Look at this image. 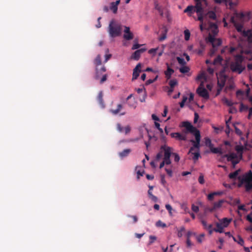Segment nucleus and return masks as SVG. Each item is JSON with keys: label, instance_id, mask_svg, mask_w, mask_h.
<instances>
[{"label": "nucleus", "instance_id": "4c0bfd02", "mask_svg": "<svg viewBox=\"0 0 252 252\" xmlns=\"http://www.w3.org/2000/svg\"><path fill=\"white\" fill-rule=\"evenodd\" d=\"M225 82L226 80H225L224 78H222V79H218L217 84L219 87L223 88L225 85Z\"/></svg>", "mask_w": 252, "mask_h": 252}, {"label": "nucleus", "instance_id": "3c124183", "mask_svg": "<svg viewBox=\"0 0 252 252\" xmlns=\"http://www.w3.org/2000/svg\"><path fill=\"white\" fill-rule=\"evenodd\" d=\"M237 243L239 244L240 245L243 246L244 245V241L243 239V238L240 236L239 235L238 236V240Z\"/></svg>", "mask_w": 252, "mask_h": 252}, {"label": "nucleus", "instance_id": "c9c22d12", "mask_svg": "<svg viewBox=\"0 0 252 252\" xmlns=\"http://www.w3.org/2000/svg\"><path fill=\"white\" fill-rule=\"evenodd\" d=\"M222 58L220 56H218L212 63L213 64H221Z\"/></svg>", "mask_w": 252, "mask_h": 252}, {"label": "nucleus", "instance_id": "a211bd4d", "mask_svg": "<svg viewBox=\"0 0 252 252\" xmlns=\"http://www.w3.org/2000/svg\"><path fill=\"white\" fill-rule=\"evenodd\" d=\"M252 181V172L249 170L245 175L241 178V183H244V182Z\"/></svg>", "mask_w": 252, "mask_h": 252}, {"label": "nucleus", "instance_id": "69168bd1", "mask_svg": "<svg viewBox=\"0 0 252 252\" xmlns=\"http://www.w3.org/2000/svg\"><path fill=\"white\" fill-rule=\"evenodd\" d=\"M198 182L200 184H203L204 183V176L202 174H200L198 178Z\"/></svg>", "mask_w": 252, "mask_h": 252}, {"label": "nucleus", "instance_id": "4be33fe9", "mask_svg": "<svg viewBox=\"0 0 252 252\" xmlns=\"http://www.w3.org/2000/svg\"><path fill=\"white\" fill-rule=\"evenodd\" d=\"M97 100L102 108H104L105 104L103 99V93L102 91L99 92L97 96Z\"/></svg>", "mask_w": 252, "mask_h": 252}, {"label": "nucleus", "instance_id": "423d86ee", "mask_svg": "<svg viewBox=\"0 0 252 252\" xmlns=\"http://www.w3.org/2000/svg\"><path fill=\"white\" fill-rule=\"evenodd\" d=\"M182 126L186 128L188 132H190L193 135H195L197 133L200 132L198 129L193 126L191 123L188 121L183 122L182 123Z\"/></svg>", "mask_w": 252, "mask_h": 252}, {"label": "nucleus", "instance_id": "7c9ffc66", "mask_svg": "<svg viewBox=\"0 0 252 252\" xmlns=\"http://www.w3.org/2000/svg\"><path fill=\"white\" fill-rule=\"evenodd\" d=\"M227 77V76L225 74V69H223L220 71L218 79H222L224 78L225 80H226Z\"/></svg>", "mask_w": 252, "mask_h": 252}, {"label": "nucleus", "instance_id": "6e6552de", "mask_svg": "<svg viewBox=\"0 0 252 252\" xmlns=\"http://www.w3.org/2000/svg\"><path fill=\"white\" fill-rule=\"evenodd\" d=\"M197 93L198 95L205 99H208L209 98V95L207 90L203 87L202 84L201 83L199 87L197 89Z\"/></svg>", "mask_w": 252, "mask_h": 252}, {"label": "nucleus", "instance_id": "72a5a7b5", "mask_svg": "<svg viewBox=\"0 0 252 252\" xmlns=\"http://www.w3.org/2000/svg\"><path fill=\"white\" fill-rule=\"evenodd\" d=\"M208 41L212 43V46L214 48L215 47V42H216V39L214 35L209 34L208 37Z\"/></svg>", "mask_w": 252, "mask_h": 252}, {"label": "nucleus", "instance_id": "4d7b16f0", "mask_svg": "<svg viewBox=\"0 0 252 252\" xmlns=\"http://www.w3.org/2000/svg\"><path fill=\"white\" fill-rule=\"evenodd\" d=\"M152 119L155 120V126L156 128H158V116L156 114H153L152 115Z\"/></svg>", "mask_w": 252, "mask_h": 252}, {"label": "nucleus", "instance_id": "774afa93", "mask_svg": "<svg viewBox=\"0 0 252 252\" xmlns=\"http://www.w3.org/2000/svg\"><path fill=\"white\" fill-rule=\"evenodd\" d=\"M191 209L193 212L195 213H197L199 211V207L195 205L194 204L192 205Z\"/></svg>", "mask_w": 252, "mask_h": 252}, {"label": "nucleus", "instance_id": "6e6d98bb", "mask_svg": "<svg viewBox=\"0 0 252 252\" xmlns=\"http://www.w3.org/2000/svg\"><path fill=\"white\" fill-rule=\"evenodd\" d=\"M187 99H188L187 96H184L183 97L182 101L181 102H180V107L181 108H183L184 106L185 103V102H186V101H187Z\"/></svg>", "mask_w": 252, "mask_h": 252}, {"label": "nucleus", "instance_id": "9d476101", "mask_svg": "<svg viewBox=\"0 0 252 252\" xmlns=\"http://www.w3.org/2000/svg\"><path fill=\"white\" fill-rule=\"evenodd\" d=\"M146 48H141L135 51L131 56L130 59L135 61H138L140 58L142 53L146 50Z\"/></svg>", "mask_w": 252, "mask_h": 252}, {"label": "nucleus", "instance_id": "e433bc0d", "mask_svg": "<svg viewBox=\"0 0 252 252\" xmlns=\"http://www.w3.org/2000/svg\"><path fill=\"white\" fill-rule=\"evenodd\" d=\"M173 72L174 70L168 67L167 70L165 72V74L167 78L169 79Z\"/></svg>", "mask_w": 252, "mask_h": 252}, {"label": "nucleus", "instance_id": "c03bdc74", "mask_svg": "<svg viewBox=\"0 0 252 252\" xmlns=\"http://www.w3.org/2000/svg\"><path fill=\"white\" fill-rule=\"evenodd\" d=\"M148 195H149V198L152 200L154 202H157V198L156 196L154 195L153 194H152V191H148Z\"/></svg>", "mask_w": 252, "mask_h": 252}, {"label": "nucleus", "instance_id": "a19ab883", "mask_svg": "<svg viewBox=\"0 0 252 252\" xmlns=\"http://www.w3.org/2000/svg\"><path fill=\"white\" fill-rule=\"evenodd\" d=\"M205 140V145L209 147L210 149L212 148L213 146V145L212 143L211 139L208 137H206Z\"/></svg>", "mask_w": 252, "mask_h": 252}, {"label": "nucleus", "instance_id": "bb28decb", "mask_svg": "<svg viewBox=\"0 0 252 252\" xmlns=\"http://www.w3.org/2000/svg\"><path fill=\"white\" fill-rule=\"evenodd\" d=\"M252 181L249 182H244L245 183V187L246 189V191L247 192H249L252 190Z\"/></svg>", "mask_w": 252, "mask_h": 252}, {"label": "nucleus", "instance_id": "f257e3e1", "mask_svg": "<svg viewBox=\"0 0 252 252\" xmlns=\"http://www.w3.org/2000/svg\"><path fill=\"white\" fill-rule=\"evenodd\" d=\"M244 57L241 55H236L234 60L229 63V68L232 72L241 74L246 68L243 64Z\"/></svg>", "mask_w": 252, "mask_h": 252}, {"label": "nucleus", "instance_id": "6ab92c4d", "mask_svg": "<svg viewBox=\"0 0 252 252\" xmlns=\"http://www.w3.org/2000/svg\"><path fill=\"white\" fill-rule=\"evenodd\" d=\"M222 158H226L228 161H231L232 160L237 158L238 156L235 153H231L229 154H225L223 155Z\"/></svg>", "mask_w": 252, "mask_h": 252}, {"label": "nucleus", "instance_id": "2eb2a0df", "mask_svg": "<svg viewBox=\"0 0 252 252\" xmlns=\"http://www.w3.org/2000/svg\"><path fill=\"white\" fill-rule=\"evenodd\" d=\"M195 2V8H196L197 12H199L200 6H206L207 1L206 0H194Z\"/></svg>", "mask_w": 252, "mask_h": 252}, {"label": "nucleus", "instance_id": "39448f33", "mask_svg": "<svg viewBox=\"0 0 252 252\" xmlns=\"http://www.w3.org/2000/svg\"><path fill=\"white\" fill-rule=\"evenodd\" d=\"M194 136H195V141L193 139H191L190 140V142L193 145L190 148L188 153L189 154L190 153L193 151L195 149H197V151H199L201 140L200 132L196 133Z\"/></svg>", "mask_w": 252, "mask_h": 252}, {"label": "nucleus", "instance_id": "9b49d317", "mask_svg": "<svg viewBox=\"0 0 252 252\" xmlns=\"http://www.w3.org/2000/svg\"><path fill=\"white\" fill-rule=\"evenodd\" d=\"M124 38L127 40H130L133 39V34L130 31V28L128 27H125Z\"/></svg>", "mask_w": 252, "mask_h": 252}, {"label": "nucleus", "instance_id": "c85d7f7f", "mask_svg": "<svg viewBox=\"0 0 252 252\" xmlns=\"http://www.w3.org/2000/svg\"><path fill=\"white\" fill-rule=\"evenodd\" d=\"M216 226L217 227V228H214V231L219 232L220 233L223 232V229L224 227L222 225H221V224H220L219 222H217Z\"/></svg>", "mask_w": 252, "mask_h": 252}, {"label": "nucleus", "instance_id": "a18cd8bd", "mask_svg": "<svg viewBox=\"0 0 252 252\" xmlns=\"http://www.w3.org/2000/svg\"><path fill=\"white\" fill-rule=\"evenodd\" d=\"M210 27L214 29L213 32L214 35H216L218 31L217 25L215 23H212L211 24Z\"/></svg>", "mask_w": 252, "mask_h": 252}, {"label": "nucleus", "instance_id": "412c9836", "mask_svg": "<svg viewBox=\"0 0 252 252\" xmlns=\"http://www.w3.org/2000/svg\"><path fill=\"white\" fill-rule=\"evenodd\" d=\"M123 108V105L121 104H118L117 105L116 109H110L109 110V112L112 113L114 115H116L118 114L120 112L121 109Z\"/></svg>", "mask_w": 252, "mask_h": 252}, {"label": "nucleus", "instance_id": "603ef678", "mask_svg": "<svg viewBox=\"0 0 252 252\" xmlns=\"http://www.w3.org/2000/svg\"><path fill=\"white\" fill-rule=\"evenodd\" d=\"M165 208L168 210L170 215L172 216V206L170 204H167L165 205Z\"/></svg>", "mask_w": 252, "mask_h": 252}, {"label": "nucleus", "instance_id": "f03ea898", "mask_svg": "<svg viewBox=\"0 0 252 252\" xmlns=\"http://www.w3.org/2000/svg\"><path fill=\"white\" fill-rule=\"evenodd\" d=\"M160 150L163 153L164 158L163 161L159 164V168H162L165 164L169 165L171 162L170 158L171 155V148L164 145L161 146Z\"/></svg>", "mask_w": 252, "mask_h": 252}, {"label": "nucleus", "instance_id": "052dcab7", "mask_svg": "<svg viewBox=\"0 0 252 252\" xmlns=\"http://www.w3.org/2000/svg\"><path fill=\"white\" fill-rule=\"evenodd\" d=\"M171 155H172L174 156L175 161L178 162L179 161L180 158L178 154L175 153H171Z\"/></svg>", "mask_w": 252, "mask_h": 252}, {"label": "nucleus", "instance_id": "49530a36", "mask_svg": "<svg viewBox=\"0 0 252 252\" xmlns=\"http://www.w3.org/2000/svg\"><path fill=\"white\" fill-rule=\"evenodd\" d=\"M223 101L227 105L230 107L233 106V105L234 104V103L232 101L229 100L226 98H223Z\"/></svg>", "mask_w": 252, "mask_h": 252}, {"label": "nucleus", "instance_id": "0e129e2a", "mask_svg": "<svg viewBox=\"0 0 252 252\" xmlns=\"http://www.w3.org/2000/svg\"><path fill=\"white\" fill-rule=\"evenodd\" d=\"M249 108L247 106L244 105V104L243 103H241L240 104V111H242L243 110H247Z\"/></svg>", "mask_w": 252, "mask_h": 252}, {"label": "nucleus", "instance_id": "8fccbe9b", "mask_svg": "<svg viewBox=\"0 0 252 252\" xmlns=\"http://www.w3.org/2000/svg\"><path fill=\"white\" fill-rule=\"evenodd\" d=\"M169 84L170 88H174V87L177 84V81L176 79H172L169 81Z\"/></svg>", "mask_w": 252, "mask_h": 252}, {"label": "nucleus", "instance_id": "f8f14e48", "mask_svg": "<svg viewBox=\"0 0 252 252\" xmlns=\"http://www.w3.org/2000/svg\"><path fill=\"white\" fill-rule=\"evenodd\" d=\"M132 96V94L129 95L126 98L127 105L131 108L135 109L136 107V101L134 98L131 99Z\"/></svg>", "mask_w": 252, "mask_h": 252}, {"label": "nucleus", "instance_id": "473e14b6", "mask_svg": "<svg viewBox=\"0 0 252 252\" xmlns=\"http://www.w3.org/2000/svg\"><path fill=\"white\" fill-rule=\"evenodd\" d=\"M212 153L214 154H222V152L221 150V149L220 148H213L210 149Z\"/></svg>", "mask_w": 252, "mask_h": 252}, {"label": "nucleus", "instance_id": "338daca9", "mask_svg": "<svg viewBox=\"0 0 252 252\" xmlns=\"http://www.w3.org/2000/svg\"><path fill=\"white\" fill-rule=\"evenodd\" d=\"M205 235L204 234H201L199 236H197L196 237L197 241L199 243H201L202 242V238L204 237Z\"/></svg>", "mask_w": 252, "mask_h": 252}, {"label": "nucleus", "instance_id": "2f4dec72", "mask_svg": "<svg viewBox=\"0 0 252 252\" xmlns=\"http://www.w3.org/2000/svg\"><path fill=\"white\" fill-rule=\"evenodd\" d=\"M240 171V169H238L234 171V172L230 173L228 175L229 178L231 179H235L238 175Z\"/></svg>", "mask_w": 252, "mask_h": 252}, {"label": "nucleus", "instance_id": "f704fd0d", "mask_svg": "<svg viewBox=\"0 0 252 252\" xmlns=\"http://www.w3.org/2000/svg\"><path fill=\"white\" fill-rule=\"evenodd\" d=\"M191 155H193V157H192V159L194 161H196L200 157V154L199 153V151H197L195 153L192 152V151L190 153Z\"/></svg>", "mask_w": 252, "mask_h": 252}, {"label": "nucleus", "instance_id": "680f3d73", "mask_svg": "<svg viewBox=\"0 0 252 252\" xmlns=\"http://www.w3.org/2000/svg\"><path fill=\"white\" fill-rule=\"evenodd\" d=\"M131 130V127L129 126H127L126 127L124 128V132L126 134H128L130 132Z\"/></svg>", "mask_w": 252, "mask_h": 252}, {"label": "nucleus", "instance_id": "c756f323", "mask_svg": "<svg viewBox=\"0 0 252 252\" xmlns=\"http://www.w3.org/2000/svg\"><path fill=\"white\" fill-rule=\"evenodd\" d=\"M224 202L225 201L223 199L220 200L218 202L214 203L213 207L215 210L218 209L221 207L222 203Z\"/></svg>", "mask_w": 252, "mask_h": 252}, {"label": "nucleus", "instance_id": "20e7f679", "mask_svg": "<svg viewBox=\"0 0 252 252\" xmlns=\"http://www.w3.org/2000/svg\"><path fill=\"white\" fill-rule=\"evenodd\" d=\"M94 64L95 65V75L94 78L95 80H98L102 72H105L106 70L105 66H102L100 69L98 68V66L101 64V56L100 55H98L94 60Z\"/></svg>", "mask_w": 252, "mask_h": 252}, {"label": "nucleus", "instance_id": "bf43d9fd", "mask_svg": "<svg viewBox=\"0 0 252 252\" xmlns=\"http://www.w3.org/2000/svg\"><path fill=\"white\" fill-rule=\"evenodd\" d=\"M235 28L237 30V31L238 32H242V34H243V30H242V29H243V26L241 25H239V24H236L235 25Z\"/></svg>", "mask_w": 252, "mask_h": 252}, {"label": "nucleus", "instance_id": "09e8293b", "mask_svg": "<svg viewBox=\"0 0 252 252\" xmlns=\"http://www.w3.org/2000/svg\"><path fill=\"white\" fill-rule=\"evenodd\" d=\"M185 231V228L184 226H182L179 230H178L177 235L180 238L182 237L183 234V232Z\"/></svg>", "mask_w": 252, "mask_h": 252}, {"label": "nucleus", "instance_id": "dca6fc26", "mask_svg": "<svg viewBox=\"0 0 252 252\" xmlns=\"http://www.w3.org/2000/svg\"><path fill=\"white\" fill-rule=\"evenodd\" d=\"M141 64L139 63L137 64L136 67L134 68L132 74V80L136 79L139 76V73L141 71Z\"/></svg>", "mask_w": 252, "mask_h": 252}, {"label": "nucleus", "instance_id": "5701e85b", "mask_svg": "<svg viewBox=\"0 0 252 252\" xmlns=\"http://www.w3.org/2000/svg\"><path fill=\"white\" fill-rule=\"evenodd\" d=\"M231 221V219H227L226 218H224L220 220V223L221 224V225H222L224 227H226L228 226L229 224Z\"/></svg>", "mask_w": 252, "mask_h": 252}, {"label": "nucleus", "instance_id": "393cba45", "mask_svg": "<svg viewBox=\"0 0 252 252\" xmlns=\"http://www.w3.org/2000/svg\"><path fill=\"white\" fill-rule=\"evenodd\" d=\"M158 132H159L160 133V139L161 142L164 143V144L163 145H166L165 143L166 141V138L165 136H164L163 135V130L160 127V125L159 124H158Z\"/></svg>", "mask_w": 252, "mask_h": 252}, {"label": "nucleus", "instance_id": "aec40b11", "mask_svg": "<svg viewBox=\"0 0 252 252\" xmlns=\"http://www.w3.org/2000/svg\"><path fill=\"white\" fill-rule=\"evenodd\" d=\"M204 6H200V9L199 10V12H197L196 11V8H195V9L194 10V12H195L197 15H198V20H199L201 23L203 22V7Z\"/></svg>", "mask_w": 252, "mask_h": 252}, {"label": "nucleus", "instance_id": "79ce46f5", "mask_svg": "<svg viewBox=\"0 0 252 252\" xmlns=\"http://www.w3.org/2000/svg\"><path fill=\"white\" fill-rule=\"evenodd\" d=\"M177 60L180 64L183 66L186 64V62L185 61L184 59L180 57H177Z\"/></svg>", "mask_w": 252, "mask_h": 252}, {"label": "nucleus", "instance_id": "864d4df0", "mask_svg": "<svg viewBox=\"0 0 252 252\" xmlns=\"http://www.w3.org/2000/svg\"><path fill=\"white\" fill-rule=\"evenodd\" d=\"M158 79V74H157L156 75V76L155 77L154 79H148L146 82V85H149V84H152V83H153L155 81L157 80Z\"/></svg>", "mask_w": 252, "mask_h": 252}, {"label": "nucleus", "instance_id": "13d9d810", "mask_svg": "<svg viewBox=\"0 0 252 252\" xmlns=\"http://www.w3.org/2000/svg\"><path fill=\"white\" fill-rule=\"evenodd\" d=\"M158 160V154H157L155 157V160H152L150 162V164L152 167L155 168L156 167V163L155 161Z\"/></svg>", "mask_w": 252, "mask_h": 252}, {"label": "nucleus", "instance_id": "4468645a", "mask_svg": "<svg viewBox=\"0 0 252 252\" xmlns=\"http://www.w3.org/2000/svg\"><path fill=\"white\" fill-rule=\"evenodd\" d=\"M243 36L247 38L249 43L252 44V30L243 31Z\"/></svg>", "mask_w": 252, "mask_h": 252}, {"label": "nucleus", "instance_id": "ddd939ff", "mask_svg": "<svg viewBox=\"0 0 252 252\" xmlns=\"http://www.w3.org/2000/svg\"><path fill=\"white\" fill-rule=\"evenodd\" d=\"M168 28L166 26H163L161 30V35L158 37V41H162L166 38Z\"/></svg>", "mask_w": 252, "mask_h": 252}, {"label": "nucleus", "instance_id": "37998d69", "mask_svg": "<svg viewBox=\"0 0 252 252\" xmlns=\"http://www.w3.org/2000/svg\"><path fill=\"white\" fill-rule=\"evenodd\" d=\"M208 16L210 18L212 19L213 20L216 19V15L214 11H210L208 12Z\"/></svg>", "mask_w": 252, "mask_h": 252}, {"label": "nucleus", "instance_id": "a878e982", "mask_svg": "<svg viewBox=\"0 0 252 252\" xmlns=\"http://www.w3.org/2000/svg\"><path fill=\"white\" fill-rule=\"evenodd\" d=\"M140 166H136L135 168V170L136 171V173L137 175V179H139L140 178V176H143L144 173V170H141Z\"/></svg>", "mask_w": 252, "mask_h": 252}, {"label": "nucleus", "instance_id": "0eeeda50", "mask_svg": "<svg viewBox=\"0 0 252 252\" xmlns=\"http://www.w3.org/2000/svg\"><path fill=\"white\" fill-rule=\"evenodd\" d=\"M158 14L162 17H165L168 22L172 20L170 11L167 7L162 8L158 6Z\"/></svg>", "mask_w": 252, "mask_h": 252}, {"label": "nucleus", "instance_id": "de8ad7c7", "mask_svg": "<svg viewBox=\"0 0 252 252\" xmlns=\"http://www.w3.org/2000/svg\"><path fill=\"white\" fill-rule=\"evenodd\" d=\"M190 32L189 30H186L184 31V35H185V39L186 40H189L190 37Z\"/></svg>", "mask_w": 252, "mask_h": 252}, {"label": "nucleus", "instance_id": "f3484780", "mask_svg": "<svg viewBox=\"0 0 252 252\" xmlns=\"http://www.w3.org/2000/svg\"><path fill=\"white\" fill-rule=\"evenodd\" d=\"M228 200L226 202L232 206H235L237 204L240 203V200L239 198L234 199L232 196H229L227 197Z\"/></svg>", "mask_w": 252, "mask_h": 252}, {"label": "nucleus", "instance_id": "7ed1b4c3", "mask_svg": "<svg viewBox=\"0 0 252 252\" xmlns=\"http://www.w3.org/2000/svg\"><path fill=\"white\" fill-rule=\"evenodd\" d=\"M122 31L121 24L116 22L114 20H112L108 27V32L112 37L118 36L120 35Z\"/></svg>", "mask_w": 252, "mask_h": 252}, {"label": "nucleus", "instance_id": "cd10ccee", "mask_svg": "<svg viewBox=\"0 0 252 252\" xmlns=\"http://www.w3.org/2000/svg\"><path fill=\"white\" fill-rule=\"evenodd\" d=\"M195 9V6H193L192 5H189L184 10L185 13H187L189 15H191V14Z\"/></svg>", "mask_w": 252, "mask_h": 252}, {"label": "nucleus", "instance_id": "b1692460", "mask_svg": "<svg viewBox=\"0 0 252 252\" xmlns=\"http://www.w3.org/2000/svg\"><path fill=\"white\" fill-rule=\"evenodd\" d=\"M131 152L130 149H126L123 150L122 152L119 153V156L121 158H123L127 157Z\"/></svg>", "mask_w": 252, "mask_h": 252}, {"label": "nucleus", "instance_id": "1a4fd4ad", "mask_svg": "<svg viewBox=\"0 0 252 252\" xmlns=\"http://www.w3.org/2000/svg\"><path fill=\"white\" fill-rule=\"evenodd\" d=\"M170 136L172 138H175L179 141H187V137L186 133H181L179 132H173L170 133Z\"/></svg>", "mask_w": 252, "mask_h": 252}, {"label": "nucleus", "instance_id": "ea45409f", "mask_svg": "<svg viewBox=\"0 0 252 252\" xmlns=\"http://www.w3.org/2000/svg\"><path fill=\"white\" fill-rule=\"evenodd\" d=\"M179 70L182 73H186L189 71V68L187 66L183 65L180 68Z\"/></svg>", "mask_w": 252, "mask_h": 252}, {"label": "nucleus", "instance_id": "58836bf2", "mask_svg": "<svg viewBox=\"0 0 252 252\" xmlns=\"http://www.w3.org/2000/svg\"><path fill=\"white\" fill-rule=\"evenodd\" d=\"M110 9L114 14L117 13L118 10V6L115 5L113 2L110 3Z\"/></svg>", "mask_w": 252, "mask_h": 252}, {"label": "nucleus", "instance_id": "e2e57ef3", "mask_svg": "<svg viewBox=\"0 0 252 252\" xmlns=\"http://www.w3.org/2000/svg\"><path fill=\"white\" fill-rule=\"evenodd\" d=\"M233 126L234 127V128H235V132L236 134H237L238 135H242V131H241L240 129H239L235 125V124H233Z\"/></svg>", "mask_w": 252, "mask_h": 252}, {"label": "nucleus", "instance_id": "5fc2aeb1", "mask_svg": "<svg viewBox=\"0 0 252 252\" xmlns=\"http://www.w3.org/2000/svg\"><path fill=\"white\" fill-rule=\"evenodd\" d=\"M117 129L119 132H124V127L121 126L120 123H118L116 125Z\"/></svg>", "mask_w": 252, "mask_h": 252}]
</instances>
